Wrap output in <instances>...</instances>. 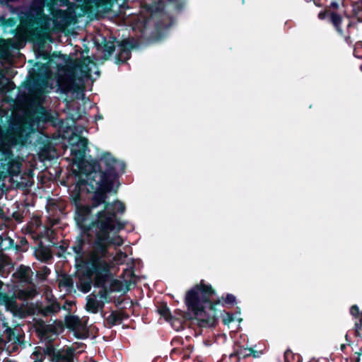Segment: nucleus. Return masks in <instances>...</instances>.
Segmentation results:
<instances>
[{
    "label": "nucleus",
    "mask_w": 362,
    "mask_h": 362,
    "mask_svg": "<svg viewBox=\"0 0 362 362\" xmlns=\"http://www.w3.org/2000/svg\"><path fill=\"white\" fill-rule=\"evenodd\" d=\"M124 204L119 201L97 211L95 216L89 218L86 225L77 224L82 230L71 249L76 254V265L81 267V274L78 282V288L83 293L88 292L93 284L100 288L86 298L85 309L93 314L102 312L107 298V284L111 281L110 267L112 261L122 262L126 255L119 252L113 258L109 252L110 245L120 246L123 239L117 235L124 224L117 220V214H123Z\"/></svg>",
    "instance_id": "1"
},
{
    "label": "nucleus",
    "mask_w": 362,
    "mask_h": 362,
    "mask_svg": "<svg viewBox=\"0 0 362 362\" xmlns=\"http://www.w3.org/2000/svg\"><path fill=\"white\" fill-rule=\"evenodd\" d=\"M85 131L83 127H75L73 134L76 138L69 140L77 178L71 187V197L75 206V220L82 226L90 217L95 216L97 211L111 204L107 202V193L118 186V177L125 169L124 163L107 151L98 154L96 160H86L88 140L81 136Z\"/></svg>",
    "instance_id": "2"
},
{
    "label": "nucleus",
    "mask_w": 362,
    "mask_h": 362,
    "mask_svg": "<svg viewBox=\"0 0 362 362\" xmlns=\"http://www.w3.org/2000/svg\"><path fill=\"white\" fill-rule=\"evenodd\" d=\"M75 7L80 8L83 14L97 16L110 10L117 0H74ZM69 0H33L29 9L23 13L19 32L25 40H39L49 39L52 31H63L75 23L76 11L73 6L66 10Z\"/></svg>",
    "instance_id": "3"
},
{
    "label": "nucleus",
    "mask_w": 362,
    "mask_h": 362,
    "mask_svg": "<svg viewBox=\"0 0 362 362\" xmlns=\"http://www.w3.org/2000/svg\"><path fill=\"white\" fill-rule=\"evenodd\" d=\"M189 311L201 327H212L216 321L214 306L220 303L211 286L202 282L189 290L185 297Z\"/></svg>",
    "instance_id": "4"
},
{
    "label": "nucleus",
    "mask_w": 362,
    "mask_h": 362,
    "mask_svg": "<svg viewBox=\"0 0 362 362\" xmlns=\"http://www.w3.org/2000/svg\"><path fill=\"white\" fill-rule=\"evenodd\" d=\"M49 119L45 110L39 107L37 112L25 117H15L10 121L6 132L0 129V142L7 141L10 146L30 143L31 134Z\"/></svg>",
    "instance_id": "5"
},
{
    "label": "nucleus",
    "mask_w": 362,
    "mask_h": 362,
    "mask_svg": "<svg viewBox=\"0 0 362 362\" xmlns=\"http://www.w3.org/2000/svg\"><path fill=\"white\" fill-rule=\"evenodd\" d=\"M99 76L96 64L89 57L76 60L68 64L66 69H59V76L56 81L59 86H64L68 91L80 92L83 95L85 83L93 82Z\"/></svg>",
    "instance_id": "6"
},
{
    "label": "nucleus",
    "mask_w": 362,
    "mask_h": 362,
    "mask_svg": "<svg viewBox=\"0 0 362 362\" xmlns=\"http://www.w3.org/2000/svg\"><path fill=\"white\" fill-rule=\"evenodd\" d=\"M33 362H72L73 351L71 349H63L57 352L51 345L45 349L36 348L31 355Z\"/></svg>",
    "instance_id": "7"
},
{
    "label": "nucleus",
    "mask_w": 362,
    "mask_h": 362,
    "mask_svg": "<svg viewBox=\"0 0 362 362\" xmlns=\"http://www.w3.org/2000/svg\"><path fill=\"white\" fill-rule=\"evenodd\" d=\"M165 7V2L159 1L158 4L152 6L150 8L151 18L157 19V18H159V20L156 21V27L158 30L169 28L174 22L171 17L163 11Z\"/></svg>",
    "instance_id": "8"
},
{
    "label": "nucleus",
    "mask_w": 362,
    "mask_h": 362,
    "mask_svg": "<svg viewBox=\"0 0 362 362\" xmlns=\"http://www.w3.org/2000/svg\"><path fill=\"white\" fill-rule=\"evenodd\" d=\"M66 326L74 332L78 338H81L86 334V324L77 316H67L65 317Z\"/></svg>",
    "instance_id": "9"
},
{
    "label": "nucleus",
    "mask_w": 362,
    "mask_h": 362,
    "mask_svg": "<svg viewBox=\"0 0 362 362\" xmlns=\"http://www.w3.org/2000/svg\"><path fill=\"white\" fill-rule=\"evenodd\" d=\"M134 46L133 40H125L119 45V52L116 57V63L119 64L127 61L131 57L130 49Z\"/></svg>",
    "instance_id": "10"
},
{
    "label": "nucleus",
    "mask_w": 362,
    "mask_h": 362,
    "mask_svg": "<svg viewBox=\"0 0 362 362\" xmlns=\"http://www.w3.org/2000/svg\"><path fill=\"white\" fill-rule=\"evenodd\" d=\"M318 18L320 20H324V19L328 18L329 21L334 26L337 31L340 35H343V30L341 27L342 18L339 14H338L334 11H332V12L321 11L318 13Z\"/></svg>",
    "instance_id": "11"
},
{
    "label": "nucleus",
    "mask_w": 362,
    "mask_h": 362,
    "mask_svg": "<svg viewBox=\"0 0 362 362\" xmlns=\"http://www.w3.org/2000/svg\"><path fill=\"white\" fill-rule=\"evenodd\" d=\"M352 8V16L344 12L345 17L349 20V23L347 24L348 30L356 24L354 18L357 19L358 22H362V0H359L353 4Z\"/></svg>",
    "instance_id": "12"
},
{
    "label": "nucleus",
    "mask_w": 362,
    "mask_h": 362,
    "mask_svg": "<svg viewBox=\"0 0 362 362\" xmlns=\"http://www.w3.org/2000/svg\"><path fill=\"white\" fill-rule=\"evenodd\" d=\"M47 301L39 308V311L42 315L49 316L59 311L61 307L56 300L49 299L48 297H47Z\"/></svg>",
    "instance_id": "13"
},
{
    "label": "nucleus",
    "mask_w": 362,
    "mask_h": 362,
    "mask_svg": "<svg viewBox=\"0 0 362 362\" xmlns=\"http://www.w3.org/2000/svg\"><path fill=\"white\" fill-rule=\"evenodd\" d=\"M0 337H3L7 342L16 341L14 334L5 321L2 314L0 313Z\"/></svg>",
    "instance_id": "14"
},
{
    "label": "nucleus",
    "mask_w": 362,
    "mask_h": 362,
    "mask_svg": "<svg viewBox=\"0 0 362 362\" xmlns=\"http://www.w3.org/2000/svg\"><path fill=\"white\" fill-rule=\"evenodd\" d=\"M158 311L165 320L171 322L172 326H173L177 331H179L182 327L180 320L172 317L169 308L165 305H160Z\"/></svg>",
    "instance_id": "15"
},
{
    "label": "nucleus",
    "mask_w": 362,
    "mask_h": 362,
    "mask_svg": "<svg viewBox=\"0 0 362 362\" xmlns=\"http://www.w3.org/2000/svg\"><path fill=\"white\" fill-rule=\"evenodd\" d=\"M13 275L20 281L29 283L32 279L33 272L30 267L21 265Z\"/></svg>",
    "instance_id": "16"
},
{
    "label": "nucleus",
    "mask_w": 362,
    "mask_h": 362,
    "mask_svg": "<svg viewBox=\"0 0 362 362\" xmlns=\"http://www.w3.org/2000/svg\"><path fill=\"white\" fill-rule=\"evenodd\" d=\"M11 51L9 45L4 40H0V62H10Z\"/></svg>",
    "instance_id": "17"
},
{
    "label": "nucleus",
    "mask_w": 362,
    "mask_h": 362,
    "mask_svg": "<svg viewBox=\"0 0 362 362\" xmlns=\"http://www.w3.org/2000/svg\"><path fill=\"white\" fill-rule=\"evenodd\" d=\"M36 294V289L33 285H29L26 288L20 289L16 296L22 300H28L32 298Z\"/></svg>",
    "instance_id": "18"
},
{
    "label": "nucleus",
    "mask_w": 362,
    "mask_h": 362,
    "mask_svg": "<svg viewBox=\"0 0 362 362\" xmlns=\"http://www.w3.org/2000/svg\"><path fill=\"white\" fill-rule=\"evenodd\" d=\"M4 298V300H0V303L4 304L8 309L15 310L18 308L16 298L13 296H9L6 293Z\"/></svg>",
    "instance_id": "19"
},
{
    "label": "nucleus",
    "mask_w": 362,
    "mask_h": 362,
    "mask_svg": "<svg viewBox=\"0 0 362 362\" xmlns=\"http://www.w3.org/2000/svg\"><path fill=\"white\" fill-rule=\"evenodd\" d=\"M235 321L238 322V326H239V324L242 321V319L239 317V315L230 314L229 313H225L223 315V322L225 325H228L231 322Z\"/></svg>",
    "instance_id": "20"
},
{
    "label": "nucleus",
    "mask_w": 362,
    "mask_h": 362,
    "mask_svg": "<svg viewBox=\"0 0 362 362\" xmlns=\"http://www.w3.org/2000/svg\"><path fill=\"white\" fill-rule=\"evenodd\" d=\"M285 362H300L299 355L293 354L290 350L284 353Z\"/></svg>",
    "instance_id": "21"
},
{
    "label": "nucleus",
    "mask_w": 362,
    "mask_h": 362,
    "mask_svg": "<svg viewBox=\"0 0 362 362\" xmlns=\"http://www.w3.org/2000/svg\"><path fill=\"white\" fill-rule=\"evenodd\" d=\"M107 322L111 325H115L120 323L121 317L117 313L112 312L107 317Z\"/></svg>",
    "instance_id": "22"
},
{
    "label": "nucleus",
    "mask_w": 362,
    "mask_h": 362,
    "mask_svg": "<svg viewBox=\"0 0 362 362\" xmlns=\"http://www.w3.org/2000/svg\"><path fill=\"white\" fill-rule=\"evenodd\" d=\"M350 314L356 319L361 320L362 321V311H361L358 307L356 305H352L350 308Z\"/></svg>",
    "instance_id": "23"
},
{
    "label": "nucleus",
    "mask_w": 362,
    "mask_h": 362,
    "mask_svg": "<svg viewBox=\"0 0 362 362\" xmlns=\"http://www.w3.org/2000/svg\"><path fill=\"white\" fill-rule=\"evenodd\" d=\"M49 80V72L47 71L46 74L45 81H42V85L41 87V88L43 91L48 92L49 90L53 88L52 85L48 84Z\"/></svg>",
    "instance_id": "24"
},
{
    "label": "nucleus",
    "mask_w": 362,
    "mask_h": 362,
    "mask_svg": "<svg viewBox=\"0 0 362 362\" xmlns=\"http://www.w3.org/2000/svg\"><path fill=\"white\" fill-rule=\"evenodd\" d=\"M8 289V286L4 284L0 280V300H4L5 295L7 293V291Z\"/></svg>",
    "instance_id": "25"
},
{
    "label": "nucleus",
    "mask_w": 362,
    "mask_h": 362,
    "mask_svg": "<svg viewBox=\"0 0 362 362\" xmlns=\"http://www.w3.org/2000/svg\"><path fill=\"white\" fill-rule=\"evenodd\" d=\"M358 49L362 51V42H356L354 49V56L357 58H362V54H358Z\"/></svg>",
    "instance_id": "26"
},
{
    "label": "nucleus",
    "mask_w": 362,
    "mask_h": 362,
    "mask_svg": "<svg viewBox=\"0 0 362 362\" xmlns=\"http://www.w3.org/2000/svg\"><path fill=\"white\" fill-rule=\"evenodd\" d=\"M168 6H172L176 9H179V6L182 1V0H168Z\"/></svg>",
    "instance_id": "27"
},
{
    "label": "nucleus",
    "mask_w": 362,
    "mask_h": 362,
    "mask_svg": "<svg viewBox=\"0 0 362 362\" xmlns=\"http://www.w3.org/2000/svg\"><path fill=\"white\" fill-rule=\"evenodd\" d=\"M235 297L232 294H227L226 298L224 299V302L226 303L232 304L235 303Z\"/></svg>",
    "instance_id": "28"
},
{
    "label": "nucleus",
    "mask_w": 362,
    "mask_h": 362,
    "mask_svg": "<svg viewBox=\"0 0 362 362\" xmlns=\"http://www.w3.org/2000/svg\"><path fill=\"white\" fill-rule=\"evenodd\" d=\"M57 334L56 332H52L50 334L47 333V329L45 330V332L43 333V337L45 339H48L49 341H52L53 339H52V336H55Z\"/></svg>",
    "instance_id": "29"
},
{
    "label": "nucleus",
    "mask_w": 362,
    "mask_h": 362,
    "mask_svg": "<svg viewBox=\"0 0 362 362\" xmlns=\"http://www.w3.org/2000/svg\"><path fill=\"white\" fill-rule=\"evenodd\" d=\"M5 80L6 81V86H7V87L6 88V90L9 91V90L14 89V88H15L14 83L11 81L7 80L6 78Z\"/></svg>",
    "instance_id": "30"
},
{
    "label": "nucleus",
    "mask_w": 362,
    "mask_h": 362,
    "mask_svg": "<svg viewBox=\"0 0 362 362\" xmlns=\"http://www.w3.org/2000/svg\"><path fill=\"white\" fill-rule=\"evenodd\" d=\"M40 156L42 157V159L51 160L55 156V153H54V152H53V153L52 155L50 154L49 156H45L44 154V152H42Z\"/></svg>",
    "instance_id": "31"
},
{
    "label": "nucleus",
    "mask_w": 362,
    "mask_h": 362,
    "mask_svg": "<svg viewBox=\"0 0 362 362\" xmlns=\"http://www.w3.org/2000/svg\"><path fill=\"white\" fill-rule=\"evenodd\" d=\"M355 327L357 332L360 330L362 327V321H361V320H358V322H356L355 323Z\"/></svg>",
    "instance_id": "32"
},
{
    "label": "nucleus",
    "mask_w": 362,
    "mask_h": 362,
    "mask_svg": "<svg viewBox=\"0 0 362 362\" xmlns=\"http://www.w3.org/2000/svg\"><path fill=\"white\" fill-rule=\"evenodd\" d=\"M235 355H236L237 356H238L239 358H240V357H242V356H243V357H244V356H245V355H244V354H243V353H242L241 350H240V349H237V351L235 352Z\"/></svg>",
    "instance_id": "33"
},
{
    "label": "nucleus",
    "mask_w": 362,
    "mask_h": 362,
    "mask_svg": "<svg viewBox=\"0 0 362 362\" xmlns=\"http://www.w3.org/2000/svg\"><path fill=\"white\" fill-rule=\"evenodd\" d=\"M330 6L333 8H337L339 7V4L337 2H332Z\"/></svg>",
    "instance_id": "34"
},
{
    "label": "nucleus",
    "mask_w": 362,
    "mask_h": 362,
    "mask_svg": "<svg viewBox=\"0 0 362 362\" xmlns=\"http://www.w3.org/2000/svg\"><path fill=\"white\" fill-rule=\"evenodd\" d=\"M44 275L47 276L49 273V269H47L46 267L43 268Z\"/></svg>",
    "instance_id": "35"
},
{
    "label": "nucleus",
    "mask_w": 362,
    "mask_h": 362,
    "mask_svg": "<svg viewBox=\"0 0 362 362\" xmlns=\"http://www.w3.org/2000/svg\"><path fill=\"white\" fill-rule=\"evenodd\" d=\"M108 48H109V49H108L109 53H111L114 49L113 47H109Z\"/></svg>",
    "instance_id": "36"
},
{
    "label": "nucleus",
    "mask_w": 362,
    "mask_h": 362,
    "mask_svg": "<svg viewBox=\"0 0 362 362\" xmlns=\"http://www.w3.org/2000/svg\"><path fill=\"white\" fill-rule=\"evenodd\" d=\"M358 54H362V51L361 50H358Z\"/></svg>",
    "instance_id": "37"
},
{
    "label": "nucleus",
    "mask_w": 362,
    "mask_h": 362,
    "mask_svg": "<svg viewBox=\"0 0 362 362\" xmlns=\"http://www.w3.org/2000/svg\"><path fill=\"white\" fill-rule=\"evenodd\" d=\"M349 37H346V41H347V42H348V39H349Z\"/></svg>",
    "instance_id": "38"
},
{
    "label": "nucleus",
    "mask_w": 362,
    "mask_h": 362,
    "mask_svg": "<svg viewBox=\"0 0 362 362\" xmlns=\"http://www.w3.org/2000/svg\"><path fill=\"white\" fill-rule=\"evenodd\" d=\"M0 21H1V22H2V21H3V18H0Z\"/></svg>",
    "instance_id": "39"
},
{
    "label": "nucleus",
    "mask_w": 362,
    "mask_h": 362,
    "mask_svg": "<svg viewBox=\"0 0 362 362\" xmlns=\"http://www.w3.org/2000/svg\"><path fill=\"white\" fill-rule=\"evenodd\" d=\"M360 69H361V70L362 71V65L361 66Z\"/></svg>",
    "instance_id": "40"
}]
</instances>
